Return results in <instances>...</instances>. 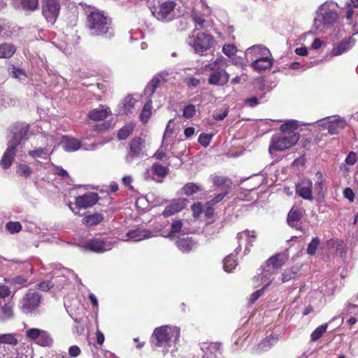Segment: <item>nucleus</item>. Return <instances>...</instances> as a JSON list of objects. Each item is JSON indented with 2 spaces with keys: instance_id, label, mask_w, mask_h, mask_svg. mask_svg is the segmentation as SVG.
<instances>
[{
  "instance_id": "obj_1",
  "label": "nucleus",
  "mask_w": 358,
  "mask_h": 358,
  "mask_svg": "<svg viewBox=\"0 0 358 358\" xmlns=\"http://www.w3.org/2000/svg\"><path fill=\"white\" fill-rule=\"evenodd\" d=\"M86 15L85 27L91 36H102L111 38L114 36L111 20L95 7L86 6L83 8Z\"/></svg>"
},
{
  "instance_id": "obj_2",
  "label": "nucleus",
  "mask_w": 358,
  "mask_h": 358,
  "mask_svg": "<svg viewBox=\"0 0 358 358\" xmlns=\"http://www.w3.org/2000/svg\"><path fill=\"white\" fill-rule=\"evenodd\" d=\"M299 127L298 121L294 120H289L283 123L280 127V132L271 138L269 152L273 154L275 151H283L294 145L299 139V134L297 131Z\"/></svg>"
},
{
  "instance_id": "obj_3",
  "label": "nucleus",
  "mask_w": 358,
  "mask_h": 358,
  "mask_svg": "<svg viewBox=\"0 0 358 358\" xmlns=\"http://www.w3.org/2000/svg\"><path fill=\"white\" fill-rule=\"evenodd\" d=\"M180 336V328L173 325H162L155 329L150 343L153 348L161 349L163 354H167L175 348Z\"/></svg>"
},
{
  "instance_id": "obj_4",
  "label": "nucleus",
  "mask_w": 358,
  "mask_h": 358,
  "mask_svg": "<svg viewBox=\"0 0 358 358\" xmlns=\"http://www.w3.org/2000/svg\"><path fill=\"white\" fill-rule=\"evenodd\" d=\"M338 4L329 0L322 3L317 8L314 18V27L322 32L332 27L338 20Z\"/></svg>"
},
{
  "instance_id": "obj_5",
  "label": "nucleus",
  "mask_w": 358,
  "mask_h": 358,
  "mask_svg": "<svg viewBox=\"0 0 358 358\" xmlns=\"http://www.w3.org/2000/svg\"><path fill=\"white\" fill-rule=\"evenodd\" d=\"M227 66V61L222 56L205 66V70L210 71L208 80L209 85L223 86L229 82V74L225 70Z\"/></svg>"
},
{
  "instance_id": "obj_6",
  "label": "nucleus",
  "mask_w": 358,
  "mask_h": 358,
  "mask_svg": "<svg viewBox=\"0 0 358 358\" xmlns=\"http://www.w3.org/2000/svg\"><path fill=\"white\" fill-rule=\"evenodd\" d=\"M153 16L159 21L168 22L183 15V11L177 7L174 0H166L159 2L158 5L150 7Z\"/></svg>"
},
{
  "instance_id": "obj_7",
  "label": "nucleus",
  "mask_w": 358,
  "mask_h": 358,
  "mask_svg": "<svg viewBox=\"0 0 358 358\" xmlns=\"http://www.w3.org/2000/svg\"><path fill=\"white\" fill-rule=\"evenodd\" d=\"M115 243V241L108 237L99 236L83 242L82 246L92 252L102 253L110 250Z\"/></svg>"
},
{
  "instance_id": "obj_8",
  "label": "nucleus",
  "mask_w": 358,
  "mask_h": 358,
  "mask_svg": "<svg viewBox=\"0 0 358 358\" xmlns=\"http://www.w3.org/2000/svg\"><path fill=\"white\" fill-rule=\"evenodd\" d=\"M316 123L318 127L327 129L328 132L332 135L337 134L347 125V122L345 118L341 117L338 115L321 119L317 120Z\"/></svg>"
},
{
  "instance_id": "obj_9",
  "label": "nucleus",
  "mask_w": 358,
  "mask_h": 358,
  "mask_svg": "<svg viewBox=\"0 0 358 358\" xmlns=\"http://www.w3.org/2000/svg\"><path fill=\"white\" fill-rule=\"evenodd\" d=\"M60 0H42V14L46 21L54 24L59 16Z\"/></svg>"
},
{
  "instance_id": "obj_10",
  "label": "nucleus",
  "mask_w": 358,
  "mask_h": 358,
  "mask_svg": "<svg viewBox=\"0 0 358 358\" xmlns=\"http://www.w3.org/2000/svg\"><path fill=\"white\" fill-rule=\"evenodd\" d=\"M25 335L29 340L34 341L37 345L43 347H50L53 340L50 334L38 328H29L25 331Z\"/></svg>"
},
{
  "instance_id": "obj_11",
  "label": "nucleus",
  "mask_w": 358,
  "mask_h": 358,
  "mask_svg": "<svg viewBox=\"0 0 358 358\" xmlns=\"http://www.w3.org/2000/svg\"><path fill=\"white\" fill-rule=\"evenodd\" d=\"M189 43L196 53L203 55L204 52L213 47L214 41L210 34L200 32L193 37V40Z\"/></svg>"
},
{
  "instance_id": "obj_12",
  "label": "nucleus",
  "mask_w": 358,
  "mask_h": 358,
  "mask_svg": "<svg viewBox=\"0 0 358 358\" xmlns=\"http://www.w3.org/2000/svg\"><path fill=\"white\" fill-rule=\"evenodd\" d=\"M41 296L38 292L30 291L27 293L20 301V308L24 313L35 311L41 303Z\"/></svg>"
},
{
  "instance_id": "obj_13",
  "label": "nucleus",
  "mask_w": 358,
  "mask_h": 358,
  "mask_svg": "<svg viewBox=\"0 0 358 358\" xmlns=\"http://www.w3.org/2000/svg\"><path fill=\"white\" fill-rule=\"evenodd\" d=\"M144 141L141 138H134L129 143V151L125 157L126 162L131 164L135 159L142 158L147 155L143 151Z\"/></svg>"
},
{
  "instance_id": "obj_14",
  "label": "nucleus",
  "mask_w": 358,
  "mask_h": 358,
  "mask_svg": "<svg viewBox=\"0 0 358 358\" xmlns=\"http://www.w3.org/2000/svg\"><path fill=\"white\" fill-rule=\"evenodd\" d=\"M271 55L270 50L263 45H252L248 48L245 52L247 61H250L252 63H255L256 59L259 61L264 58L265 59L267 56H271Z\"/></svg>"
},
{
  "instance_id": "obj_15",
  "label": "nucleus",
  "mask_w": 358,
  "mask_h": 358,
  "mask_svg": "<svg viewBox=\"0 0 358 358\" xmlns=\"http://www.w3.org/2000/svg\"><path fill=\"white\" fill-rule=\"evenodd\" d=\"M275 273L276 271L265 264L262 268V272L254 277L252 280L254 285L256 287L262 285L264 288H267L273 281V275Z\"/></svg>"
},
{
  "instance_id": "obj_16",
  "label": "nucleus",
  "mask_w": 358,
  "mask_h": 358,
  "mask_svg": "<svg viewBox=\"0 0 358 358\" xmlns=\"http://www.w3.org/2000/svg\"><path fill=\"white\" fill-rule=\"evenodd\" d=\"M236 238L239 244L238 247L235 250L236 252L241 250L242 245L245 244V252L250 251V247L252 245V243L256 240V234L254 231L245 230L237 234Z\"/></svg>"
},
{
  "instance_id": "obj_17",
  "label": "nucleus",
  "mask_w": 358,
  "mask_h": 358,
  "mask_svg": "<svg viewBox=\"0 0 358 358\" xmlns=\"http://www.w3.org/2000/svg\"><path fill=\"white\" fill-rule=\"evenodd\" d=\"M188 200L185 198L173 199L165 207L162 215L164 217H169L182 210L187 206Z\"/></svg>"
},
{
  "instance_id": "obj_18",
  "label": "nucleus",
  "mask_w": 358,
  "mask_h": 358,
  "mask_svg": "<svg viewBox=\"0 0 358 358\" xmlns=\"http://www.w3.org/2000/svg\"><path fill=\"white\" fill-rule=\"evenodd\" d=\"M29 137V126L27 124H21L17 127L16 131L13 134L12 140L9 141V143H13L14 146H17L24 143Z\"/></svg>"
},
{
  "instance_id": "obj_19",
  "label": "nucleus",
  "mask_w": 358,
  "mask_h": 358,
  "mask_svg": "<svg viewBox=\"0 0 358 358\" xmlns=\"http://www.w3.org/2000/svg\"><path fill=\"white\" fill-rule=\"evenodd\" d=\"M99 199V196L94 192H88L84 195L77 196L75 203L78 209H86L94 206Z\"/></svg>"
},
{
  "instance_id": "obj_20",
  "label": "nucleus",
  "mask_w": 358,
  "mask_h": 358,
  "mask_svg": "<svg viewBox=\"0 0 358 358\" xmlns=\"http://www.w3.org/2000/svg\"><path fill=\"white\" fill-rule=\"evenodd\" d=\"M278 339L279 338L278 335L271 334L253 348V354L260 355L263 352H267L277 343Z\"/></svg>"
},
{
  "instance_id": "obj_21",
  "label": "nucleus",
  "mask_w": 358,
  "mask_h": 358,
  "mask_svg": "<svg viewBox=\"0 0 358 358\" xmlns=\"http://www.w3.org/2000/svg\"><path fill=\"white\" fill-rule=\"evenodd\" d=\"M355 43L356 41L352 37H349L347 39H344L338 44L334 45L329 55L331 57L341 55L351 50L355 45Z\"/></svg>"
},
{
  "instance_id": "obj_22",
  "label": "nucleus",
  "mask_w": 358,
  "mask_h": 358,
  "mask_svg": "<svg viewBox=\"0 0 358 358\" xmlns=\"http://www.w3.org/2000/svg\"><path fill=\"white\" fill-rule=\"evenodd\" d=\"M201 350L203 352L202 358H219L222 353V344L218 342L203 344Z\"/></svg>"
},
{
  "instance_id": "obj_23",
  "label": "nucleus",
  "mask_w": 358,
  "mask_h": 358,
  "mask_svg": "<svg viewBox=\"0 0 358 358\" xmlns=\"http://www.w3.org/2000/svg\"><path fill=\"white\" fill-rule=\"evenodd\" d=\"M288 258L289 254L287 251H283L271 257L266 261V264L276 271V270L280 268L285 264Z\"/></svg>"
},
{
  "instance_id": "obj_24",
  "label": "nucleus",
  "mask_w": 358,
  "mask_h": 358,
  "mask_svg": "<svg viewBox=\"0 0 358 358\" xmlns=\"http://www.w3.org/2000/svg\"><path fill=\"white\" fill-rule=\"evenodd\" d=\"M312 189L313 182L310 180H303L296 187V191L298 195L308 201L313 199Z\"/></svg>"
},
{
  "instance_id": "obj_25",
  "label": "nucleus",
  "mask_w": 358,
  "mask_h": 358,
  "mask_svg": "<svg viewBox=\"0 0 358 358\" xmlns=\"http://www.w3.org/2000/svg\"><path fill=\"white\" fill-rule=\"evenodd\" d=\"M127 239L124 241H141L145 239L150 238L154 236L152 231L147 229H136L134 230H129L127 233Z\"/></svg>"
},
{
  "instance_id": "obj_26",
  "label": "nucleus",
  "mask_w": 358,
  "mask_h": 358,
  "mask_svg": "<svg viewBox=\"0 0 358 358\" xmlns=\"http://www.w3.org/2000/svg\"><path fill=\"white\" fill-rule=\"evenodd\" d=\"M16 148L13 143H8V147L0 160V166L3 169H7L11 166L16 155Z\"/></svg>"
},
{
  "instance_id": "obj_27",
  "label": "nucleus",
  "mask_w": 358,
  "mask_h": 358,
  "mask_svg": "<svg viewBox=\"0 0 358 358\" xmlns=\"http://www.w3.org/2000/svg\"><path fill=\"white\" fill-rule=\"evenodd\" d=\"M66 281V280L64 276V274H62L56 275L50 280H45L40 282L38 285V287L41 290L46 292L55 286H56L57 288H59L62 286V284Z\"/></svg>"
},
{
  "instance_id": "obj_28",
  "label": "nucleus",
  "mask_w": 358,
  "mask_h": 358,
  "mask_svg": "<svg viewBox=\"0 0 358 358\" xmlns=\"http://www.w3.org/2000/svg\"><path fill=\"white\" fill-rule=\"evenodd\" d=\"M303 214V210L292 208L287 215L288 224L293 228H298Z\"/></svg>"
},
{
  "instance_id": "obj_29",
  "label": "nucleus",
  "mask_w": 358,
  "mask_h": 358,
  "mask_svg": "<svg viewBox=\"0 0 358 358\" xmlns=\"http://www.w3.org/2000/svg\"><path fill=\"white\" fill-rule=\"evenodd\" d=\"M273 64V59L272 57V55L271 56H267L266 58H264L259 61L255 62V63H251V66L252 69L258 72H261L262 71H266L270 69Z\"/></svg>"
},
{
  "instance_id": "obj_30",
  "label": "nucleus",
  "mask_w": 358,
  "mask_h": 358,
  "mask_svg": "<svg viewBox=\"0 0 358 358\" xmlns=\"http://www.w3.org/2000/svg\"><path fill=\"white\" fill-rule=\"evenodd\" d=\"M61 143L64 150L67 152H74L80 148V143L78 139L69 136H63Z\"/></svg>"
},
{
  "instance_id": "obj_31",
  "label": "nucleus",
  "mask_w": 358,
  "mask_h": 358,
  "mask_svg": "<svg viewBox=\"0 0 358 358\" xmlns=\"http://www.w3.org/2000/svg\"><path fill=\"white\" fill-rule=\"evenodd\" d=\"M327 247L329 250L338 252L341 257L346 254L345 245L341 240L330 239L327 241Z\"/></svg>"
},
{
  "instance_id": "obj_32",
  "label": "nucleus",
  "mask_w": 358,
  "mask_h": 358,
  "mask_svg": "<svg viewBox=\"0 0 358 358\" xmlns=\"http://www.w3.org/2000/svg\"><path fill=\"white\" fill-rule=\"evenodd\" d=\"M52 143H48L47 144V147L45 148H36L35 150H30L29 152V155L34 158V159H37V158H41V159H46L49 157L50 155L52 153V151L50 152V149L48 148V147H52Z\"/></svg>"
},
{
  "instance_id": "obj_33",
  "label": "nucleus",
  "mask_w": 358,
  "mask_h": 358,
  "mask_svg": "<svg viewBox=\"0 0 358 358\" xmlns=\"http://www.w3.org/2000/svg\"><path fill=\"white\" fill-rule=\"evenodd\" d=\"M151 171L154 176L158 178L156 180L162 182V179L169 173V167L162 166L159 163H154L151 167Z\"/></svg>"
},
{
  "instance_id": "obj_34",
  "label": "nucleus",
  "mask_w": 358,
  "mask_h": 358,
  "mask_svg": "<svg viewBox=\"0 0 358 358\" xmlns=\"http://www.w3.org/2000/svg\"><path fill=\"white\" fill-rule=\"evenodd\" d=\"M16 52V47L10 43L0 44V59H9Z\"/></svg>"
},
{
  "instance_id": "obj_35",
  "label": "nucleus",
  "mask_w": 358,
  "mask_h": 358,
  "mask_svg": "<svg viewBox=\"0 0 358 358\" xmlns=\"http://www.w3.org/2000/svg\"><path fill=\"white\" fill-rule=\"evenodd\" d=\"M20 337V335L17 334L8 333L0 334V343L16 346L19 343Z\"/></svg>"
},
{
  "instance_id": "obj_36",
  "label": "nucleus",
  "mask_w": 358,
  "mask_h": 358,
  "mask_svg": "<svg viewBox=\"0 0 358 358\" xmlns=\"http://www.w3.org/2000/svg\"><path fill=\"white\" fill-rule=\"evenodd\" d=\"M103 220V216L101 213H95L92 215H86L83 220V223L88 227H92L99 224Z\"/></svg>"
},
{
  "instance_id": "obj_37",
  "label": "nucleus",
  "mask_w": 358,
  "mask_h": 358,
  "mask_svg": "<svg viewBox=\"0 0 358 358\" xmlns=\"http://www.w3.org/2000/svg\"><path fill=\"white\" fill-rule=\"evenodd\" d=\"M164 80V78L162 75H157L156 77L153 78L150 82L148 84L145 89V94L151 96L155 92L158 85Z\"/></svg>"
},
{
  "instance_id": "obj_38",
  "label": "nucleus",
  "mask_w": 358,
  "mask_h": 358,
  "mask_svg": "<svg viewBox=\"0 0 358 358\" xmlns=\"http://www.w3.org/2000/svg\"><path fill=\"white\" fill-rule=\"evenodd\" d=\"M108 113V109L95 108L88 113V117L94 121L102 120L107 117Z\"/></svg>"
},
{
  "instance_id": "obj_39",
  "label": "nucleus",
  "mask_w": 358,
  "mask_h": 358,
  "mask_svg": "<svg viewBox=\"0 0 358 358\" xmlns=\"http://www.w3.org/2000/svg\"><path fill=\"white\" fill-rule=\"evenodd\" d=\"M8 73L12 78L20 81H24L27 77L25 71L22 69L17 68L13 65L9 66Z\"/></svg>"
},
{
  "instance_id": "obj_40",
  "label": "nucleus",
  "mask_w": 358,
  "mask_h": 358,
  "mask_svg": "<svg viewBox=\"0 0 358 358\" xmlns=\"http://www.w3.org/2000/svg\"><path fill=\"white\" fill-rule=\"evenodd\" d=\"M14 317L13 308L8 304H5L0 308V322H6Z\"/></svg>"
},
{
  "instance_id": "obj_41",
  "label": "nucleus",
  "mask_w": 358,
  "mask_h": 358,
  "mask_svg": "<svg viewBox=\"0 0 358 358\" xmlns=\"http://www.w3.org/2000/svg\"><path fill=\"white\" fill-rule=\"evenodd\" d=\"M299 271V269L294 266L285 269L281 275V282H287L289 280L294 279L296 277Z\"/></svg>"
},
{
  "instance_id": "obj_42",
  "label": "nucleus",
  "mask_w": 358,
  "mask_h": 358,
  "mask_svg": "<svg viewBox=\"0 0 358 358\" xmlns=\"http://www.w3.org/2000/svg\"><path fill=\"white\" fill-rule=\"evenodd\" d=\"M348 10L346 17L351 19L358 15V0H350L347 3Z\"/></svg>"
},
{
  "instance_id": "obj_43",
  "label": "nucleus",
  "mask_w": 358,
  "mask_h": 358,
  "mask_svg": "<svg viewBox=\"0 0 358 358\" xmlns=\"http://www.w3.org/2000/svg\"><path fill=\"white\" fill-rule=\"evenodd\" d=\"M202 189H203L200 185L194 182H188L182 188L184 194L187 196H192L194 194L201 191Z\"/></svg>"
},
{
  "instance_id": "obj_44",
  "label": "nucleus",
  "mask_w": 358,
  "mask_h": 358,
  "mask_svg": "<svg viewBox=\"0 0 358 358\" xmlns=\"http://www.w3.org/2000/svg\"><path fill=\"white\" fill-rule=\"evenodd\" d=\"M357 161V155L355 152H350L345 158V164L341 165V170L348 171V166L354 165Z\"/></svg>"
},
{
  "instance_id": "obj_45",
  "label": "nucleus",
  "mask_w": 358,
  "mask_h": 358,
  "mask_svg": "<svg viewBox=\"0 0 358 358\" xmlns=\"http://www.w3.org/2000/svg\"><path fill=\"white\" fill-rule=\"evenodd\" d=\"M237 266V262L233 255L227 256L223 262V268L226 272H231Z\"/></svg>"
},
{
  "instance_id": "obj_46",
  "label": "nucleus",
  "mask_w": 358,
  "mask_h": 358,
  "mask_svg": "<svg viewBox=\"0 0 358 358\" xmlns=\"http://www.w3.org/2000/svg\"><path fill=\"white\" fill-rule=\"evenodd\" d=\"M136 101L137 100L131 96H126L123 101L124 112L131 113Z\"/></svg>"
},
{
  "instance_id": "obj_47",
  "label": "nucleus",
  "mask_w": 358,
  "mask_h": 358,
  "mask_svg": "<svg viewBox=\"0 0 358 358\" xmlns=\"http://www.w3.org/2000/svg\"><path fill=\"white\" fill-rule=\"evenodd\" d=\"M152 105L151 101L149 100L143 106L141 113L140 115L141 120L145 123L148 121L151 114H152Z\"/></svg>"
},
{
  "instance_id": "obj_48",
  "label": "nucleus",
  "mask_w": 358,
  "mask_h": 358,
  "mask_svg": "<svg viewBox=\"0 0 358 358\" xmlns=\"http://www.w3.org/2000/svg\"><path fill=\"white\" fill-rule=\"evenodd\" d=\"M134 124H128L122 127L117 134V137L120 140L126 139L133 131Z\"/></svg>"
},
{
  "instance_id": "obj_49",
  "label": "nucleus",
  "mask_w": 358,
  "mask_h": 358,
  "mask_svg": "<svg viewBox=\"0 0 358 358\" xmlns=\"http://www.w3.org/2000/svg\"><path fill=\"white\" fill-rule=\"evenodd\" d=\"M176 243L179 250L183 252L190 251L192 247V241L189 238L178 239Z\"/></svg>"
},
{
  "instance_id": "obj_50",
  "label": "nucleus",
  "mask_w": 358,
  "mask_h": 358,
  "mask_svg": "<svg viewBox=\"0 0 358 358\" xmlns=\"http://www.w3.org/2000/svg\"><path fill=\"white\" fill-rule=\"evenodd\" d=\"M327 329V324H323L317 327L311 334L310 338L312 341H316L320 339L322 335L326 332Z\"/></svg>"
},
{
  "instance_id": "obj_51",
  "label": "nucleus",
  "mask_w": 358,
  "mask_h": 358,
  "mask_svg": "<svg viewBox=\"0 0 358 358\" xmlns=\"http://www.w3.org/2000/svg\"><path fill=\"white\" fill-rule=\"evenodd\" d=\"M39 0H20L22 8L26 10L34 11L38 8Z\"/></svg>"
},
{
  "instance_id": "obj_52",
  "label": "nucleus",
  "mask_w": 358,
  "mask_h": 358,
  "mask_svg": "<svg viewBox=\"0 0 358 358\" xmlns=\"http://www.w3.org/2000/svg\"><path fill=\"white\" fill-rule=\"evenodd\" d=\"M315 177L317 180L315 183V190L319 194H321L323 192L324 178L322 173L320 171L316 173Z\"/></svg>"
},
{
  "instance_id": "obj_53",
  "label": "nucleus",
  "mask_w": 358,
  "mask_h": 358,
  "mask_svg": "<svg viewBox=\"0 0 358 358\" xmlns=\"http://www.w3.org/2000/svg\"><path fill=\"white\" fill-rule=\"evenodd\" d=\"M17 173L20 176L28 177L31 174L32 169L28 164L20 163L17 166Z\"/></svg>"
},
{
  "instance_id": "obj_54",
  "label": "nucleus",
  "mask_w": 358,
  "mask_h": 358,
  "mask_svg": "<svg viewBox=\"0 0 358 358\" xmlns=\"http://www.w3.org/2000/svg\"><path fill=\"white\" fill-rule=\"evenodd\" d=\"M320 239L317 237L313 238L311 242L308 244L307 248V252L310 255H314L316 253L318 245L320 244Z\"/></svg>"
},
{
  "instance_id": "obj_55",
  "label": "nucleus",
  "mask_w": 358,
  "mask_h": 358,
  "mask_svg": "<svg viewBox=\"0 0 358 358\" xmlns=\"http://www.w3.org/2000/svg\"><path fill=\"white\" fill-rule=\"evenodd\" d=\"M6 228L10 234H15L21 231L22 225L19 222H9Z\"/></svg>"
},
{
  "instance_id": "obj_56",
  "label": "nucleus",
  "mask_w": 358,
  "mask_h": 358,
  "mask_svg": "<svg viewBox=\"0 0 358 358\" xmlns=\"http://www.w3.org/2000/svg\"><path fill=\"white\" fill-rule=\"evenodd\" d=\"M264 98V94H261L259 97L257 96H251L245 99L244 100L245 105L249 107H255L257 106L260 103V100Z\"/></svg>"
},
{
  "instance_id": "obj_57",
  "label": "nucleus",
  "mask_w": 358,
  "mask_h": 358,
  "mask_svg": "<svg viewBox=\"0 0 358 358\" xmlns=\"http://www.w3.org/2000/svg\"><path fill=\"white\" fill-rule=\"evenodd\" d=\"M196 114V108L192 104L186 106L183 109L182 115L187 119L193 117Z\"/></svg>"
},
{
  "instance_id": "obj_58",
  "label": "nucleus",
  "mask_w": 358,
  "mask_h": 358,
  "mask_svg": "<svg viewBox=\"0 0 358 358\" xmlns=\"http://www.w3.org/2000/svg\"><path fill=\"white\" fill-rule=\"evenodd\" d=\"M213 136L212 134L202 133L199 135L198 141L203 146L207 147L210 144Z\"/></svg>"
},
{
  "instance_id": "obj_59",
  "label": "nucleus",
  "mask_w": 358,
  "mask_h": 358,
  "mask_svg": "<svg viewBox=\"0 0 358 358\" xmlns=\"http://www.w3.org/2000/svg\"><path fill=\"white\" fill-rule=\"evenodd\" d=\"M237 51V48L233 44L224 45L222 48V52L228 57L234 56Z\"/></svg>"
},
{
  "instance_id": "obj_60",
  "label": "nucleus",
  "mask_w": 358,
  "mask_h": 358,
  "mask_svg": "<svg viewBox=\"0 0 358 358\" xmlns=\"http://www.w3.org/2000/svg\"><path fill=\"white\" fill-rule=\"evenodd\" d=\"M204 210L203 206L201 203H196L192 206V210L194 217H198Z\"/></svg>"
},
{
  "instance_id": "obj_61",
  "label": "nucleus",
  "mask_w": 358,
  "mask_h": 358,
  "mask_svg": "<svg viewBox=\"0 0 358 358\" xmlns=\"http://www.w3.org/2000/svg\"><path fill=\"white\" fill-rule=\"evenodd\" d=\"M192 18L194 22L199 25V27H202L204 25V23L206 22L203 15H201L199 13L194 12L192 13Z\"/></svg>"
},
{
  "instance_id": "obj_62",
  "label": "nucleus",
  "mask_w": 358,
  "mask_h": 358,
  "mask_svg": "<svg viewBox=\"0 0 358 358\" xmlns=\"http://www.w3.org/2000/svg\"><path fill=\"white\" fill-rule=\"evenodd\" d=\"M172 124H173V120H170L166 125V130L164 134L162 143H164V141H166V139L172 135V134H173Z\"/></svg>"
},
{
  "instance_id": "obj_63",
  "label": "nucleus",
  "mask_w": 358,
  "mask_h": 358,
  "mask_svg": "<svg viewBox=\"0 0 358 358\" xmlns=\"http://www.w3.org/2000/svg\"><path fill=\"white\" fill-rule=\"evenodd\" d=\"M214 184L218 186L227 184H231V181L225 177L223 176H215L213 178Z\"/></svg>"
},
{
  "instance_id": "obj_64",
  "label": "nucleus",
  "mask_w": 358,
  "mask_h": 358,
  "mask_svg": "<svg viewBox=\"0 0 358 358\" xmlns=\"http://www.w3.org/2000/svg\"><path fill=\"white\" fill-rule=\"evenodd\" d=\"M228 194L227 192H224L217 194L211 201H208V205H215L220 202Z\"/></svg>"
}]
</instances>
